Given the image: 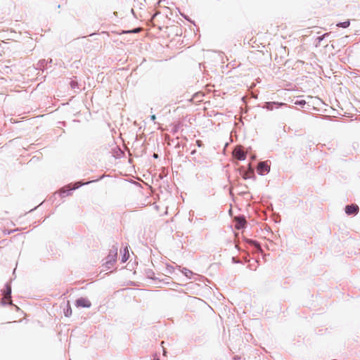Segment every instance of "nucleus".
<instances>
[{"label": "nucleus", "mask_w": 360, "mask_h": 360, "mask_svg": "<svg viewBox=\"0 0 360 360\" xmlns=\"http://www.w3.org/2000/svg\"><path fill=\"white\" fill-rule=\"evenodd\" d=\"M71 86L72 88H75V86H76V82H71Z\"/></svg>", "instance_id": "aec40b11"}, {"label": "nucleus", "mask_w": 360, "mask_h": 360, "mask_svg": "<svg viewBox=\"0 0 360 360\" xmlns=\"http://www.w3.org/2000/svg\"><path fill=\"white\" fill-rule=\"evenodd\" d=\"M285 105V103L279 102H267L266 103L264 108L269 110H272L274 109V105H276V107L278 108Z\"/></svg>", "instance_id": "0eeeda50"}, {"label": "nucleus", "mask_w": 360, "mask_h": 360, "mask_svg": "<svg viewBox=\"0 0 360 360\" xmlns=\"http://www.w3.org/2000/svg\"><path fill=\"white\" fill-rule=\"evenodd\" d=\"M91 304L90 301L86 298L81 297L76 301V306L77 307L89 308Z\"/></svg>", "instance_id": "7ed1b4c3"}, {"label": "nucleus", "mask_w": 360, "mask_h": 360, "mask_svg": "<svg viewBox=\"0 0 360 360\" xmlns=\"http://www.w3.org/2000/svg\"><path fill=\"white\" fill-rule=\"evenodd\" d=\"M155 360H159V359H155Z\"/></svg>", "instance_id": "4be33fe9"}, {"label": "nucleus", "mask_w": 360, "mask_h": 360, "mask_svg": "<svg viewBox=\"0 0 360 360\" xmlns=\"http://www.w3.org/2000/svg\"><path fill=\"white\" fill-rule=\"evenodd\" d=\"M295 104L297 105H304L306 104V101L304 100H297L295 102Z\"/></svg>", "instance_id": "4468645a"}, {"label": "nucleus", "mask_w": 360, "mask_h": 360, "mask_svg": "<svg viewBox=\"0 0 360 360\" xmlns=\"http://www.w3.org/2000/svg\"><path fill=\"white\" fill-rule=\"evenodd\" d=\"M155 118H156V117H155V115H151V116H150V119H151V120H153V121H155Z\"/></svg>", "instance_id": "a211bd4d"}, {"label": "nucleus", "mask_w": 360, "mask_h": 360, "mask_svg": "<svg viewBox=\"0 0 360 360\" xmlns=\"http://www.w3.org/2000/svg\"><path fill=\"white\" fill-rule=\"evenodd\" d=\"M167 270L168 273H172L174 271V268L171 266H167Z\"/></svg>", "instance_id": "2eb2a0df"}, {"label": "nucleus", "mask_w": 360, "mask_h": 360, "mask_svg": "<svg viewBox=\"0 0 360 360\" xmlns=\"http://www.w3.org/2000/svg\"><path fill=\"white\" fill-rule=\"evenodd\" d=\"M129 249L127 247H125L124 249H123V252H122V258H121V262L122 263H124L126 262L128 259H129Z\"/></svg>", "instance_id": "9d476101"}, {"label": "nucleus", "mask_w": 360, "mask_h": 360, "mask_svg": "<svg viewBox=\"0 0 360 360\" xmlns=\"http://www.w3.org/2000/svg\"><path fill=\"white\" fill-rule=\"evenodd\" d=\"M233 155L236 158L240 160H244L246 158L245 153L242 150L240 147H237L233 150Z\"/></svg>", "instance_id": "20e7f679"}, {"label": "nucleus", "mask_w": 360, "mask_h": 360, "mask_svg": "<svg viewBox=\"0 0 360 360\" xmlns=\"http://www.w3.org/2000/svg\"><path fill=\"white\" fill-rule=\"evenodd\" d=\"M92 181H91V182H92ZM89 183H91V181H88V182L83 183V184H82V183H80V182H77V183L75 184V186H74L72 189H70V190H69V191H63L62 192V195H63V196H65V194H66V195H69V193H70V192L71 191H72V190H74V189H76V188H79V187H80L82 185H84V184H89Z\"/></svg>", "instance_id": "1a4fd4ad"}, {"label": "nucleus", "mask_w": 360, "mask_h": 360, "mask_svg": "<svg viewBox=\"0 0 360 360\" xmlns=\"http://www.w3.org/2000/svg\"><path fill=\"white\" fill-rule=\"evenodd\" d=\"M350 25V22L349 20H347V21H345V22H339L336 25L337 27H343V28H347Z\"/></svg>", "instance_id": "f8f14e48"}, {"label": "nucleus", "mask_w": 360, "mask_h": 360, "mask_svg": "<svg viewBox=\"0 0 360 360\" xmlns=\"http://www.w3.org/2000/svg\"><path fill=\"white\" fill-rule=\"evenodd\" d=\"M4 299H10L11 298V287L9 284H6L5 285V290H4Z\"/></svg>", "instance_id": "9b49d317"}, {"label": "nucleus", "mask_w": 360, "mask_h": 360, "mask_svg": "<svg viewBox=\"0 0 360 360\" xmlns=\"http://www.w3.org/2000/svg\"><path fill=\"white\" fill-rule=\"evenodd\" d=\"M69 314H71V309L69 308L67 309V311L65 312V316H68Z\"/></svg>", "instance_id": "f3484780"}, {"label": "nucleus", "mask_w": 360, "mask_h": 360, "mask_svg": "<svg viewBox=\"0 0 360 360\" xmlns=\"http://www.w3.org/2000/svg\"><path fill=\"white\" fill-rule=\"evenodd\" d=\"M181 272L188 278L191 279L192 276L194 275V274L189 269L186 268H181L179 267Z\"/></svg>", "instance_id": "6e6552de"}, {"label": "nucleus", "mask_w": 360, "mask_h": 360, "mask_svg": "<svg viewBox=\"0 0 360 360\" xmlns=\"http://www.w3.org/2000/svg\"><path fill=\"white\" fill-rule=\"evenodd\" d=\"M359 207L356 205H347L345 207V212L347 214H353L357 213Z\"/></svg>", "instance_id": "423d86ee"}, {"label": "nucleus", "mask_w": 360, "mask_h": 360, "mask_svg": "<svg viewBox=\"0 0 360 360\" xmlns=\"http://www.w3.org/2000/svg\"><path fill=\"white\" fill-rule=\"evenodd\" d=\"M327 34H323V35H322L321 37H319L318 38L319 41H322V40L323 39V38L325 37V36H326V35H327Z\"/></svg>", "instance_id": "dca6fc26"}, {"label": "nucleus", "mask_w": 360, "mask_h": 360, "mask_svg": "<svg viewBox=\"0 0 360 360\" xmlns=\"http://www.w3.org/2000/svg\"><path fill=\"white\" fill-rule=\"evenodd\" d=\"M154 158H158V155L157 154H154Z\"/></svg>", "instance_id": "412c9836"}, {"label": "nucleus", "mask_w": 360, "mask_h": 360, "mask_svg": "<svg viewBox=\"0 0 360 360\" xmlns=\"http://www.w3.org/2000/svg\"><path fill=\"white\" fill-rule=\"evenodd\" d=\"M141 28H136L132 30L123 31L122 33H137L140 32Z\"/></svg>", "instance_id": "ddd939ff"}, {"label": "nucleus", "mask_w": 360, "mask_h": 360, "mask_svg": "<svg viewBox=\"0 0 360 360\" xmlns=\"http://www.w3.org/2000/svg\"><path fill=\"white\" fill-rule=\"evenodd\" d=\"M270 167L266 162H261L259 163L257 167V172L260 175H263L264 173L269 172Z\"/></svg>", "instance_id": "f03ea898"}, {"label": "nucleus", "mask_w": 360, "mask_h": 360, "mask_svg": "<svg viewBox=\"0 0 360 360\" xmlns=\"http://www.w3.org/2000/svg\"><path fill=\"white\" fill-rule=\"evenodd\" d=\"M236 220V224L235 227L237 229H241L245 226V219L243 217H238L235 218Z\"/></svg>", "instance_id": "39448f33"}, {"label": "nucleus", "mask_w": 360, "mask_h": 360, "mask_svg": "<svg viewBox=\"0 0 360 360\" xmlns=\"http://www.w3.org/2000/svg\"><path fill=\"white\" fill-rule=\"evenodd\" d=\"M196 143H197L198 147H200L202 146L200 141H196Z\"/></svg>", "instance_id": "6ab92c4d"}, {"label": "nucleus", "mask_w": 360, "mask_h": 360, "mask_svg": "<svg viewBox=\"0 0 360 360\" xmlns=\"http://www.w3.org/2000/svg\"><path fill=\"white\" fill-rule=\"evenodd\" d=\"M117 255V249L115 248L113 250H111L109 255L107 256L105 259V266L108 269H110L114 263L116 262Z\"/></svg>", "instance_id": "f257e3e1"}]
</instances>
